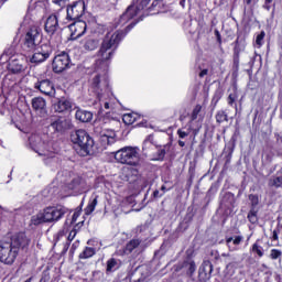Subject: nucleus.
Returning a JSON list of instances; mask_svg holds the SVG:
<instances>
[{
	"mask_svg": "<svg viewBox=\"0 0 282 282\" xmlns=\"http://www.w3.org/2000/svg\"><path fill=\"white\" fill-rule=\"evenodd\" d=\"M208 268H209V270H210V272H212V271H213V265L209 264Z\"/></svg>",
	"mask_w": 282,
	"mask_h": 282,
	"instance_id": "e2e57ef3",
	"label": "nucleus"
},
{
	"mask_svg": "<svg viewBox=\"0 0 282 282\" xmlns=\"http://www.w3.org/2000/svg\"><path fill=\"white\" fill-rule=\"evenodd\" d=\"M46 55H43L41 53H36V51L33 52L32 57L30 58L31 63H45V61H47Z\"/></svg>",
	"mask_w": 282,
	"mask_h": 282,
	"instance_id": "cd10ccee",
	"label": "nucleus"
},
{
	"mask_svg": "<svg viewBox=\"0 0 282 282\" xmlns=\"http://www.w3.org/2000/svg\"><path fill=\"white\" fill-rule=\"evenodd\" d=\"M162 195H164V194H160V191H154L153 192V197H162Z\"/></svg>",
	"mask_w": 282,
	"mask_h": 282,
	"instance_id": "3c124183",
	"label": "nucleus"
},
{
	"mask_svg": "<svg viewBox=\"0 0 282 282\" xmlns=\"http://www.w3.org/2000/svg\"><path fill=\"white\" fill-rule=\"evenodd\" d=\"M80 44L83 50H85L86 52H94V50H98L100 42L94 36H87L82 40Z\"/></svg>",
	"mask_w": 282,
	"mask_h": 282,
	"instance_id": "f3484780",
	"label": "nucleus"
},
{
	"mask_svg": "<svg viewBox=\"0 0 282 282\" xmlns=\"http://www.w3.org/2000/svg\"><path fill=\"white\" fill-rule=\"evenodd\" d=\"M216 121L221 123V122H228V115L226 111L220 110L216 113Z\"/></svg>",
	"mask_w": 282,
	"mask_h": 282,
	"instance_id": "f704fd0d",
	"label": "nucleus"
},
{
	"mask_svg": "<svg viewBox=\"0 0 282 282\" xmlns=\"http://www.w3.org/2000/svg\"><path fill=\"white\" fill-rule=\"evenodd\" d=\"M241 241H243V236L229 237L226 239V245L231 252H235L237 246L241 245Z\"/></svg>",
	"mask_w": 282,
	"mask_h": 282,
	"instance_id": "5701e85b",
	"label": "nucleus"
},
{
	"mask_svg": "<svg viewBox=\"0 0 282 282\" xmlns=\"http://www.w3.org/2000/svg\"><path fill=\"white\" fill-rule=\"evenodd\" d=\"M116 265H118V262L116 259L111 258L107 261V272H113Z\"/></svg>",
	"mask_w": 282,
	"mask_h": 282,
	"instance_id": "c9c22d12",
	"label": "nucleus"
},
{
	"mask_svg": "<svg viewBox=\"0 0 282 282\" xmlns=\"http://www.w3.org/2000/svg\"><path fill=\"white\" fill-rule=\"evenodd\" d=\"M45 215L43 212H40L31 217V225L32 226H41V224H45Z\"/></svg>",
	"mask_w": 282,
	"mask_h": 282,
	"instance_id": "393cba45",
	"label": "nucleus"
},
{
	"mask_svg": "<svg viewBox=\"0 0 282 282\" xmlns=\"http://www.w3.org/2000/svg\"><path fill=\"white\" fill-rule=\"evenodd\" d=\"M166 151H169V145H164L163 148L159 149L156 160H162L166 155Z\"/></svg>",
	"mask_w": 282,
	"mask_h": 282,
	"instance_id": "58836bf2",
	"label": "nucleus"
},
{
	"mask_svg": "<svg viewBox=\"0 0 282 282\" xmlns=\"http://www.w3.org/2000/svg\"><path fill=\"white\" fill-rule=\"evenodd\" d=\"M263 39H265V31H261V33L257 35L256 44L259 47H261L263 45Z\"/></svg>",
	"mask_w": 282,
	"mask_h": 282,
	"instance_id": "4c0bfd02",
	"label": "nucleus"
},
{
	"mask_svg": "<svg viewBox=\"0 0 282 282\" xmlns=\"http://www.w3.org/2000/svg\"><path fill=\"white\" fill-rule=\"evenodd\" d=\"M259 213L258 208H251L249 214H248V219L250 221V224H257V221H259V217L257 216Z\"/></svg>",
	"mask_w": 282,
	"mask_h": 282,
	"instance_id": "72a5a7b5",
	"label": "nucleus"
},
{
	"mask_svg": "<svg viewBox=\"0 0 282 282\" xmlns=\"http://www.w3.org/2000/svg\"><path fill=\"white\" fill-rule=\"evenodd\" d=\"M35 89H39L41 94H45V96H52L54 94V85L50 79H44L35 84Z\"/></svg>",
	"mask_w": 282,
	"mask_h": 282,
	"instance_id": "a211bd4d",
	"label": "nucleus"
},
{
	"mask_svg": "<svg viewBox=\"0 0 282 282\" xmlns=\"http://www.w3.org/2000/svg\"><path fill=\"white\" fill-rule=\"evenodd\" d=\"M269 186H272L274 188H281L282 187V176H273L269 180Z\"/></svg>",
	"mask_w": 282,
	"mask_h": 282,
	"instance_id": "473e14b6",
	"label": "nucleus"
},
{
	"mask_svg": "<svg viewBox=\"0 0 282 282\" xmlns=\"http://www.w3.org/2000/svg\"><path fill=\"white\" fill-rule=\"evenodd\" d=\"M96 254V249L91 247H86L85 250L79 254V259H90Z\"/></svg>",
	"mask_w": 282,
	"mask_h": 282,
	"instance_id": "7c9ffc66",
	"label": "nucleus"
},
{
	"mask_svg": "<svg viewBox=\"0 0 282 282\" xmlns=\"http://www.w3.org/2000/svg\"><path fill=\"white\" fill-rule=\"evenodd\" d=\"M272 1H273V0H264V6H263V8H264L265 10H270V3H272Z\"/></svg>",
	"mask_w": 282,
	"mask_h": 282,
	"instance_id": "8fccbe9b",
	"label": "nucleus"
},
{
	"mask_svg": "<svg viewBox=\"0 0 282 282\" xmlns=\"http://www.w3.org/2000/svg\"><path fill=\"white\" fill-rule=\"evenodd\" d=\"M69 1V0H53V3H55V6H58L59 8H65V3Z\"/></svg>",
	"mask_w": 282,
	"mask_h": 282,
	"instance_id": "a18cd8bd",
	"label": "nucleus"
},
{
	"mask_svg": "<svg viewBox=\"0 0 282 282\" xmlns=\"http://www.w3.org/2000/svg\"><path fill=\"white\" fill-rule=\"evenodd\" d=\"M30 246V238L24 232L14 235L11 238H3L0 241V262L12 265L19 257V250H25Z\"/></svg>",
	"mask_w": 282,
	"mask_h": 282,
	"instance_id": "f257e3e1",
	"label": "nucleus"
},
{
	"mask_svg": "<svg viewBox=\"0 0 282 282\" xmlns=\"http://www.w3.org/2000/svg\"><path fill=\"white\" fill-rule=\"evenodd\" d=\"M13 50L12 48H8L3 52V54L0 56V63H10V61H12L14 58V56H12Z\"/></svg>",
	"mask_w": 282,
	"mask_h": 282,
	"instance_id": "c85d7f7f",
	"label": "nucleus"
},
{
	"mask_svg": "<svg viewBox=\"0 0 282 282\" xmlns=\"http://www.w3.org/2000/svg\"><path fill=\"white\" fill-rule=\"evenodd\" d=\"M61 12H63V10H59L57 13L51 14L45 22V32H47V34H51L52 36H54L56 30H58V20L61 19Z\"/></svg>",
	"mask_w": 282,
	"mask_h": 282,
	"instance_id": "4468645a",
	"label": "nucleus"
},
{
	"mask_svg": "<svg viewBox=\"0 0 282 282\" xmlns=\"http://www.w3.org/2000/svg\"><path fill=\"white\" fill-rule=\"evenodd\" d=\"M65 232H66L65 229H63L62 231L58 232V237H59V238H61V237H64Z\"/></svg>",
	"mask_w": 282,
	"mask_h": 282,
	"instance_id": "4d7b16f0",
	"label": "nucleus"
},
{
	"mask_svg": "<svg viewBox=\"0 0 282 282\" xmlns=\"http://www.w3.org/2000/svg\"><path fill=\"white\" fill-rule=\"evenodd\" d=\"M161 191H163V195H164V191H166V186L163 185V186L161 187Z\"/></svg>",
	"mask_w": 282,
	"mask_h": 282,
	"instance_id": "052dcab7",
	"label": "nucleus"
},
{
	"mask_svg": "<svg viewBox=\"0 0 282 282\" xmlns=\"http://www.w3.org/2000/svg\"><path fill=\"white\" fill-rule=\"evenodd\" d=\"M66 17L68 21H76L85 14V1L79 0L67 7Z\"/></svg>",
	"mask_w": 282,
	"mask_h": 282,
	"instance_id": "1a4fd4ad",
	"label": "nucleus"
},
{
	"mask_svg": "<svg viewBox=\"0 0 282 282\" xmlns=\"http://www.w3.org/2000/svg\"><path fill=\"white\" fill-rule=\"evenodd\" d=\"M53 110L56 113H65V111H72V101L69 99H58L55 104H53Z\"/></svg>",
	"mask_w": 282,
	"mask_h": 282,
	"instance_id": "dca6fc26",
	"label": "nucleus"
},
{
	"mask_svg": "<svg viewBox=\"0 0 282 282\" xmlns=\"http://www.w3.org/2000/svg\"><path fill=\"white\" fill-rule=\"evenodd\" d=\"M29 141L33 151H35V153H37L39 155H44V158H50V151H47V144L41 141V137L32 135L31 138H29Z\"/></svg>",
	"mask_w": 282,
	"mask_h": 282,
	"instance_id": "9b49d317",
	"label": "nucleus"
},
{
	"mask_svg": "<svg viewBox=\"0 0 282 282\" xmlns=\"http://www.w3.org/2000/svg\"><path fill=\"white\" fill-rule=\"evenodd\" d=\"M121 41H122V31H116L115 33H111V32L107 33L98 51L99 61H101L102 63H107V61H111Z\"/></svg>",
	"mask_w": 282,
	"mask_h": 282,
	"instance_id": "f03ea898",
	"label": "nucleus"
},
{
	"mask_svg": "<svg viewBox=\"0 0 282 282\" xmlns=\"http://www.w3.org/2000/svg\"><path fill=\"white\" fill-rule=\"evenodd\" d=\"M42 39L43 36L41 35L39 29L31 28L25 34L23 50L26 52H32V50L41 44Z\"/></svg>",
	"mask_w": 282,
	"mask_h": 282,
	"instance_id": "0eeeda50",
	"label": "nucleus"
},
{
	"mask_svg": "<svg viewBox=\"0 0 282 282\" xmlns=\"http://www.w3.org/2000/svg\"><path fill=\"white\" fill-rule=\"evenodd\" d=\"M50 129L55 133H65L67 129H72V121L65 117H59L51 122Z\"/></svg>",
	"mask_w": 282,
	"mask_h": 282,
	"instance_id": "f8f14e48",
	"label": "nucleus"
},
{
	"mask_svg": "<svg viewBox=\"0 0 282 282\" xmlns=\"http://www.w3.org/2000/svg\"><path fill=\"white\" fill-rule=\"evenodd\" d=\"M216 36H218V41L220 40L219 31H215Z\"/></svg>",
	"mask_w": 282,
	"mask_h": 282,
	"instance_id": "bf43d9fd",
	"label": "nucleus"
},
{
	"mask_svg": "<svg viewBox=\"0 0 282 282\" xmlns=\"http://www.w3.org/2000/svg\"><path fill=\"white\" fill-rule=\"evenodd\" d=\"M68 188L70 191H77V193H83L85 191V181L80 176H77L68 184Z\"/></svg>",
	"mask_w": 282,
	"mask_h": 282,
	"instance_id": "4be33fe9",
	"label": "nucleus"
},
{
	"mask_svg": "<svg viewBox=\"0 0 282 282\" xmlns=\"http://www.w3.org/2000/svg\"><path fill=\"white\" fill-rule=\"evenodd\" d=\"M101 142L104 144H113L116 142V133H111V134H101Z\"/></svg>",
	"mask_w": 282,
	"mask_h": 282,
	"instance_id": "2f4dec72",
	"label": "nucleus"
},
{
	"mask_svg": "<svg viewBox=\"0 0 282 282\" xmlns=\"http://www.w3.org/2000/svg\"><path fill=\"white\" fill-rule=\"evenodd\" d=\"M70 142H73L78 155L87 158L94 149V139L83 129L75 130L70 133Z\"/></svg>",
	"mask_w": 282,
	"mask_h": 282,
	"instance_id": "7ed1b4c3",
	"label": "nucleus"
},
{
	"mask_svg": "<svg viewBox=\"0 0 282 282\" xmlns=\"http://www.w3.org/2000/svg\"><path fill=\"white\" fill-rule=\"evenodd\" d=\"M200 112H202V106L200 105L195 106L191 117L192 121L197 120V116H199Z\"/></svg>",
	"mask_w": 282,
	"mask_h": 282,
	"instance_id": "ea45409f",
	"label": "nucleus"
},
{
	"mask_svg": "<svg viewBox=\"0 0 282 282\" xmlns=\"http://www.w3.org/2000/svg\"><path fill=\"white\" fill-rule=\"evenodd\" d=\"M122 121L124 124H133V122L138 121V115L137 113H126L122 117Z\"/></svg>",
	"mask_w": 282,
	"mask_h": 282,
	"instance_id": "c756f323",
	"label": "nucleus"
},
{
	"mask_svg": "<svg viewBox=\"0 0 282 282\" xmlns=\"http://www.w3.org/2000/svg\"><path fill=\"white\" fill-rule=\"evenodd\" d=\"M32 109L40 118L47 116V101L43 97H34L31 101Z\"/></svg>",
	"mask_w": 282,
	"mask_h": 282,
	"instance_id": "ddd939ff",
	"label": "nucleus"
},
{
	"mask_svg": "<svg viewBox=\"0 0 282 282\" xmlns=\"http://www.w3.org/2000/svg\"><path fill=\"white\" fill-rule=\"evenodd\" d=\"M90 89L96 93L99 100H102V94L109 91V76H107V70H100L98 68L90 75L89 79Z\"/></svg>",
	"mask_w": 282,
	"mask_h": 282,
	"instance_id": "20e7f679",
	"label": "nucleus"
},
{
	"mask_svg": "<svg viewBox=\"0 0 282 282\" xmlns=\"http://www.w3.org/2000/svg\"><path fill=\"white\" fill-rule=\"evenodd\" d=\"M96 206H98V197L90 199L87 207L85 208V215H91L94 210H96Z\"/></svg>",
	"mask_w": 282,
	"mask_h": 282,
	"instance_id": "bb28decb",
	"label": "nucleus"
},
{
	"mask_svg": "<svg viewBox=\"0 0 282 282\" xmlns=\"http://www.w3.org/2000/svg\"><path fill=\"white\" fill-rule=\"evenodd\" d=\"M152 6H155V2H153Z\"/></svg>",
	"mask_w": 282,
	"mask_h": 282,
	"instance_id": "338daca9",
	"label": "nucleus"
},
{
	"mask_svg": "<svg viewBox=\"0 0 282 282\" xmlns=\"http://www.w3.org/2000/svg\"><path fill=\"white\" fill-rule=\"evenodd\" d=\"M176 133L181 140H184V138H188L191 132L178 129Z\"/></svg>",
	"mask_w": 282,
	"mask_h": 282,
	"instance_id": "c03bdc74",
	"label": "nucleus"
},
{
	"mask_svg": "<svg viewBox=\"0 0 282 282\" xmlns=\"http://www.w3.org/2000/svg\"><path fill=\"white\" fill-rule=\"evenodd\" d=\"M206 74H208V70H207V69H203V70L199 73L200 78H204V76H206Z\"/></svg>",
	"mask_w": 282,
	"mask_h": 282,
	"instance_id": "603ef678",
	"label": "nucleus"
},
{
	"mask_svg": "<svg viewBox=\"0 0 282 282\" xmlns=\"http://www.w3.org/2000/svg\"><path fill=\"white\" fill-rule=\"evenodd\" d=\"M252 252H257L258 257H263V247L254 243L252 246Z\"/></svg>",
	"mask_w": 282,
	"mask_h": 282,
	"instance_id": "a19ab883",
	"label": "nucleus"
},
{
	"mask_svg": "<svg viewBox=\"0 0 282 282\" xmlns=\"http://www.w3.org/2000/svg\"><path fill=\"white\" fill-rule=\"evenodd\" d=\"M272 241H278L279 239V229H274L271 237Z\"/></svg>",
	"mask_w": 282,
	"mask_h": 282,
	"instance_id": "de8ad7c7",
	"label": "nucleus"
},
{
	"mask_svg": "<svg viewBox=\"0 0 282 282\" xmlns=\"http://www.w3.org/2000/svg\"><path fill=\"white\" fill-rule=\"evenodd\" d=\"M249 200L251 202V208H257V206H259V196L250 194Z\"/></svg>",
	"mask_w": 282,
	"mask_h": 282,
	"instance_id": "e433bc0d",
	"label": "nucleus"
},
{
	"mask_svg": "<svg viewBox=\"0 0 282 282\" xmlns=\"http://www.w3.org/2000/svg\"><path fill=\"white\" fill-rule=\"evenodd\" d=\"M73 39H80L85 32H87V22L77 21L69 25Z\"/></svg>",
	"mask_w": 282,
	"mask_h": 282,
	"instance_id": "2eb2a0df",
	"label": "nucleus"
},
{
	"mask_svg": "<svg viewBox=\"0 0 282 282\" xmlns=\"http://www.w3.org/2000/svg\"><path fill=\"white\" fill-rule=\"evenodd\" d=\"M79 216H80V214L74 213L73 214V221H76V219H78Z\"/></svg>",
	"mask_w": 282,
	"mask_h": 282,
	"instance_id": "864d4df0",
	"label": "nucleus"
},
{
	"mask_svg": "<svg viewBox=\"0 0 282 282\" xmlns=\"http://www.w3.org/2000/svg\"><path fill=\"white\" fill-rule=\"evenodd\" d=\"M150 0H132V3L127 8L126 12L121 15V22L131 21L133 17H138L142 10L149 6ZM160 1V0H154Z\"/></svg>",
	"mask_w": 282,
	"mask_h": 282,
	"instance_id": "423d86ee",
	"label": "nucleus"
},
{
	"mask_svg": "<svg viewBox=\"0 0 282 282\" xmlns=\"http://www.w3.org/2000/svg\"><path fill=\"white\" fill-rule=\"evenodd\" d=\"M0 94H3V84L0 82Z\"/></svg>",
	"mask_w": 282,
	"mask_h": 282,
	"instance_id": "13d9d810",
	"label": "nucleus"
},
{
	"mask_svg": "<svg viewBox=\"0 0 282 282\" xmlns=\"http://www.w3.org/2000/svg\"><path fill=\"white\" fill-rule=\"evenodd\" d=\"M51 41H54V36L51 37Z\"/></svg>",
	"mask_w": 282,
	"mask_h": 282,
	"instance_id": "0e129e2a",
	"label": "nucleus"
},
{
	"mask_svg": "<svg viewBox=\"0 0 282 282\" xmlns=\"http://www.w3.org/2000/svg\"><path fill=\"white\" fill-rule=\"evenodd\" d=\"M61 43V36L57 35V45Z\"/></svg>",
	"mask_w": 282,
	"mask_h": 282,
	"instance_id": "680f3d73",
	"label": "nucleus"
},
{
	"mask_svg": "<svg viewBox=\"0 0 282 282\" xmlns=\"http://www.w3.org/2000/svg\"><path fill=\"white\" fill-rule=\"evenodd\" d=\"M178 147H186V143L182 140L178 141Z\"/></svg>",
	"mask_w": 282,
	"mask_h": 282,
	"instance_id": "6e6d98bb",
	"label": "nucleus"
},
{
	"mask_svg": "<svg viewBox=\"0 0 282 282\" xmlns=\"http://www.w3.org/2000/svg\"><path fill=\"white\" fill-rule=\"evenodd\" d=\"M76 238V229L70 230L67 240L68 241H74V239Z\"/></svg>",
	"mask_w": 282,
	"mask_h": 282,
	"instance_id": "49530a36",
	"label": "nucleus"
},
{
	"mask_svg": "<svg viewBox=\"0 0 282 282\" xmlns=\"http://www.w3.org/2000/svg\"><path fill=\"white\" fill-rule=\"evenodd\" d=\"M282 252L279 249H272L270 253V258L276 260L281 257Z\"/></svg>",
	"mask_w": 282,
	"mask_h": 282,
	"instance_id": "37998d69",
	"label": "nucleus"
},
{
	"mask_svg": "<svg viewBox=\"0 0 282 282\" xmlns=\"http://www.w3.org/2000/svg\"><path fill=\"white\" fill-rule=\"evenodd\" d=\"M180 270H182V272L185 274H188V276H193V273L195 270H197V267L195 265V261L187 259L181 264Z\"/></svg>",
	"mask_w": 282,
	"mask_h": 282,
	"instance_id": "aec40b11",
	"label": "nucleus"
},
{
	"mask_svg": "<svg viewBox=\"0 0 282 282\" xmlns=\"http://www.w3.org/2000/svg\"><path fill=\"white\" fill-rule=\"evenodd\" d=\"M33 52H36L37 54H42L50 58L52 55V46L48 44H41L33 48Z\"/></svg>",
	"mask_w": 282,
	"mask_h": 282,
	"instance_id": "b1692460",
	"label": "nucleus"
},
{
	"mask_svg": "<svg viewBox=\"0 0 282 282\" xmlns=\"http://www.w3.org/2000/svg\"><path fill=\"white\" fill-rule=\"evenodd\" d=\"M153 143L151 142V138L147 139L144 142H143V149H149V147H152Z\"/></svg>",
	"mask_w": 282,
	"mask_h": 282,
	"instance_id": "09e8293b",
	"label": "nucleus"
},
{
	"mask_svg": "<svg viewBox=\"0 0 282 282\" xmlns=\"http://www.w3.org/2000/svg\"><path fill=\"white\" fill-rule=\"evenodd\" d=\"M237 101V94L236 93H231L229 94L228 98H227V102L230 107H232V105H235V102Z\"/></svg>",
	"mask_w": 282,
	"mask_h": 282,
	"instance_id": "79ce46f5",
	"label": "nucleus"
},
{
	"mask_svg": "<svg viewBox=\"0 0 282 282\" xmlns=\"http://www.w3.org/2000/svg\"><path fill=\"white\" fill-rule=\"evenodd\" d=\"M67 207L57 206V207H46L43 210L44 219L46 223L58 221V219H63V216L67 215Z\"/></svg>",
	"mask_w": 282,
	"mask_h": 282,
	"instance_id": "6e6552de",
	"label": "nucleus"
},
{
	"mask_svg": "<svg viewBox=\"0 0 282 282\" xmlns=\"http://www.w3.org/2000/svg\"><path fill=\"white\" fill-rule=\"evenodd\" d=\"M3 1V3H6V1H8V0H2Z\"/></svg>",
	"mask_w": 282,
	"mask_h": 282,
	"instance_id": "69168bd1",
	"label": "nucleus"
},
{
	"mask_svg": "<svg viewBox=\"0 0 282 282\" xmlns=\"http://www.w3.org/2000/svg\"><path fill=\"white\" fill-rule=\"evenodd\" d=\"M69 67V55L67 53H61L56 55L53 59V72L55 74H61Z\"/></svg>",
	"mask_w": 282,
	"mask_h": 282,
	"instance_id": "9d476101",
	"label": "nucleus"
},
{
	"mask_svg": "<svg viewBox=\"0 0 282 282\" xmlns=\"http://www.w3.org/2000/svg\"><path fill=\"white\" fill-rule=\"evenodd\" d=\"M104 107H105V109H110L109 102H108V101H105V102H104Z\"/></svg>",
	"mask_w": 282,
	"mask_h": 282,
	"instance_id": "5fc2aeb1",
	"label": "nucleus"
},
{
	"mask_svg": "<svg viewBox=\"0 0 282 282\" xmlns=\"http://www.w3.org/2000/svg\"><path fill=\"white\" fill-rule=\"evenodd\" d=\"M115 160L120 164L138 166L140 164V149L133 147H124L115 153Z\"/></svg>",
	"mask_w": 282,
	"mask_h": 282,
	"instance_id": "39448f33",
	"label": "nucleus"
},
{
	"mask_svg": "<svg viewBox=\"0 0 282 282\" xmlns=\"http://www.w3.org/2000/svg\"><path fill=\"white\" fill-rule=\"evenodd\" d=\"M9 72L12 74H20V72L25 70V66H23V62L21 59H17L13 57L8 65Z\"/></svg>",
	"mask_w": 282,
	"mask_h": 282,
	"instance_id": "6ab92c4d",
	"label": "nucleus"
},
{
	"mask_svg": "<svg viewBox=\"0 0 282 282\" xmlns=\"http://www.w3.org/2000/svg\"><path fill=\"white\" fill-rule=\"evenodd\" d=\"M76 120H79V122H91L94 119V113L91 111L77 109L75 113Z\"/></svg>",
	"mask_w": 282,
	"mask_h": 282,
	"instance_id": "412c9836",
	"label": "nucleus"
},
{
	"mask_svg": "<svg viewBox=\"0 0 282 282\" xmlns=\"http://www.w3.org/2000/svg\"><path fill=\"white\" fill-rule=\"evenodd\" d=\"M138 246H140V240L138 239L130 240L124 248V253L131 254V252H133V250H135Z\"/></svg>",
	"mask_w": 282,
	"mask_h": 282,
	"instance_id": "a878e982",
	"label": "nucleus"
}]
</instances>
